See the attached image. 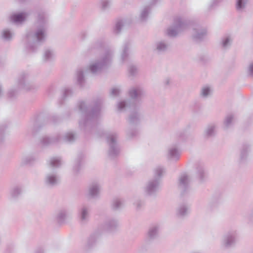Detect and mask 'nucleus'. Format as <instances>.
<instances>
[{"instance_id": "19", "label": "nucleus", "mask_w": 253, "mask_h": 253, "mask_svg": "<svg viewBox=\"0 0 253 253\" xmlns=\"http://www.w3.org/2000/svg\"><path fill=\"white\" fill-rule=\"evenodd\" d=\"M197 176L200 182H203L207 177V172L205 169L204 166L202 164H198L196 167Z\"/></svg>"}, {"instance_id": "54", "label": "nucleus", "mask_w": 253, "mask_h": 253, "mask_svg": "<svg viewBox=\"0 0 253 253\" xmlns=\"http://www.w3.org/2000/svg\"><path fill=\"white\" fill-rule=\"evenodd\" d=\"M178 137L181 140H184L186 138L185 136L182 132H180L178 134Z\"/></svg>"}, {"instance_id": "17", "label": "nucleus", "mask_w": 253, "mask_h": 253, "mask_svg": "<svg viewBox=\"0 0 253 253\" xmlns=\"http://www.w3.org/2000/svg\"><path fill=\"white\" fill-rule=\"evenodd\" d=\"M190 179L187 174H181L178 179V187L183 191L188 188Z\"/></svg>"}, {"instance_id": "55", "label": "nucleus", "mask_w": 253, "mask_h": 253, "mask_svg": "<svg viewBox=\"0 0 253 253\" xmlns=\"http://www.w3.org/2000/svg\"><path fill=\"white\" fill-rule=\"evenodd\" d=\"M170 79H168H168H166L165 80V84H167V85L169 84V83H170Z\"/></svg>"}, {"instance_id": "18", "label": "nucleus", "mask_w": 253, "mask_h": 253, "mask_svg": "<svg viewBox=\"0 0 253 253\" xmlns=\"http://www.w3.org/2000/svg\"><path fill=\"white\" fill-rule=\"evenodd\" d=\"M105 68L98 60L91 62L89 65V69L93 74L99 73Z\"/></svg>"}, {"instance_id": "36", "label": "nucleus", "mask_w": 253, "mask_h": 253, "mask_svg": "<svg viewBox=\"0 0 253 253\" xmlns=\"http://www.w3.org/2000/svg\"><path fill=\"white\" fill-rule=\"evenodd\" d=\"M165 172V169L162 167H157L154 169L155 178H159L161 177Z\"/></svg>"}, {"instance_id": "27", "label": "nucleus", "mask_w": 253, "mask_h": 253, "mask_svg": "<svg viewBox=\"0 0 253 253\" xmlns=\"http://www.w3.org/2000/svg\"><path fill=\"white\" fill-rule=\"evenodd\" d=\"M141 119V114L138 112H132L129 117L128 121L131 124L138 123Z\"/></svg>"}, {"instance_id": "25", "label": "nucleus", "mask_w": 253, "mask_h": 253, "mask_svg": "<svg viewBox=\"0 0 253 253\" xmlns=\"http://www.w3.org/2000/svg\"><path fill=\"white\" fill-rule=\"evenodd\" d=\"M159 231V226L154 225L151 226L148 230L147 233V237L149 239H154L156 238L158 235Z\"/></svg>"}, {"instance_id": "32", "label": "nucleus", "mask_w": 253, "mask_h": 253, "mask_svg": "<svg viewBox=\"0 0 253 253\" xmlns=\"http://www.w3.org/2000/svg\"><path fill=\"white\" fill-rule=\"evenodd\" d=\"M232 38L230 36H226L224 37L221 40V45L223 48L229 47L232 43Z\"/></svg>"}, {"instance_id": "38", "label": "nucleus", "mask_w": 253, "mask_h": 253, "mask_svg": "<svg viewBox=\"0 0 253 253\" xmlns=\"http://www.w3.org/2000/svg\"><path fill=\"white\" fill-rule=\"evenodd\" d=\"M22 193L21 189L18 187L13 188L10 191V196L11 198L16 199Z\"/></svg>"}, {"instance_id": "7", "label": "nucleus", "mask_w": 253, "mask_h": 253, "mask_svg": "<svg viewBox=\"0 0 253 253\" xmlns=\"http://www.w3.org/2000/svg\"><path fill=\"white\" fill-rule=\"evenodd\" d=\"M160 180L158 178H155L149 180L145 187V192L148 195L154 194L159 189Z\"/></svg>"}, {"instance_id": "45", "label": "nucleus", "mask_w": 253, "mask_h": 253, "mask_svg": "<svg viewBox=\"0 0 253 253\" xmlns=\"http://www.w3.org/2000/svg\"><path fill=\"white\" fill-rule=\"evenodd\" d=\"M77 81L78 83L82 85L84 82V72L82 70L77 72Z\"/></svg>"}, {"instance_id": "52", "label": "nucleus", "mask_w": 253, "mask_h": 253, "mask_svg": "<svg viewBox=\"0 0 253 253\" xmlns=\"http://www.w3.org/2000/svg\"><path fill=\"white\" fill-rule=\"evenodd\" d=\"M221 1V0H214L210 5V8H211L214 6L217 5Z\"/></svg>"}, {"instance_id": "2", "label": "nucleus", "mask_w": 253, "mask_h": 253, "mask_svg": "<svg viewBox=\"0 0 253 253\" xmlns=\"http://www.w3.org/2000/svg\"><path fill=\"white\" fill-rule=\"evenodd\" d=\"M101 100H96L89 104L82 101L79 104V108L82 113V118L79 124L81 127H89L98 118L101 109Z\"/></svg>"}, {"instance_id": "9", "label": "nucleus", "mask_w": 253, "mask_h": 253, "mask_svg": "<svg viewBox=\"0 0 253 253\" xmlns=\"http://www.w3.org/2000/svg\"><path fill=\"white\" fill-rule=\"evenodd\" d=\"M17 84L19 89L28 90H30L32 87V85L28 80V76L25 73L22 74L19 76Z\"/></svg>"}, {"instance_id": "24", "label": "nucleus", "mask_w": 253, "mask_h": 253, "mask_svg": "<svg viewBox=\"0 0 253 253\" xmlns=\"http://www.w3.org/2000/svg\"><path fill=\"white\" fill-rule=\"evenodd\" d=\"M89 210L85 207H83L80 210L79 212V218L82 223L86 222L88 219Z\"/></svg>"}, {"instance_id": "4", "label": "nucleus", "mask_w": 253, "mask_h": 253, "mask_svg": "<svg viewBox=\"0 0 253 253\" xmlns=\"http://www.w3.org/2000/svg\"><path fill=\"white\" fill-rule=\"evenodd\" d=\"M106 138L110 146L109 156L111 157L116 156L120 152L119 147L117 144V134L115 133H110L107 135Z\"/></svg>"}, {"instance_id": "11", "label": "nucleus", "mask_w": 253, "mask_h": 253, "mask_svg": "<svg viewBox=\"0 0 253 253\" xmlns=\"http://www.w3.org/2000/svg\"><path fill=\"white\" fill-rule=\"evenodd\" d=\"M28 15L29 13L26 12L14 13L10 16L9 19L11 22L15 24H21L26 20Z\"/></svg>"}, {"instance_id": "28", "label": "nucleus", "mask_w": 253, "mask_h": 253, "mask_svg": "<svg viewBox=\"0 0 253 253\" xmlns=\"http://www.w3.org/2000/svg\"><path fill=\"white\" fill-rule=\"evenodd\" d=\"M212 91V89L210 86H204L201 88L200 96L204 98H207L211 94Z\"/></svg>"}, {"instance_id": "10", "label": "nucleus", "mask_w": 253, "mask_h": 253, "mask_svg": "<svg viewBox=\"0 0 253 253\" xmlns=\"http://www.w3.org/2000/svg\"><path fill=\"white\" fill-rule=\"evenodd\" d=\"M114 52L111 49L106 50L98 60L105 67L109 66L112 62Z\"/></svg>"}, {"instance_id": "50", "label": "nucleus", "mask_w": 253, "mask_h": 253, "mask_svg": "<svg viewBox=\"0 0 253 253\" xmlns=\"http://www.w3.org/2000/svg\"><path fill=\"white\" fill-rule=\"evenodd\" d=\"M17 94V91L14 90L13 89H11L9 91L8 93V96L10 98H14L16 96Z\"/></svg>"}, {"instance_id": "23", "label": "nucleus", "mask_w": 253, "mask_h": 253, "mask_svg": "<svg viewBox=\"0 0 253 253\" xmlns=\"http://www.w3.org/2000/svg\"><path fill=\"white\" fill-rule=\"evenodd\" d=\"M58 177L54 173H50L46 175L45 177V182L49 185H55L59 182Z\"/></svg>"}, {"instance_id": "40", "label": "nucleus", "mask_w": 253, "mask_h": 253, "mask_svg": "<svg viewBox=\"0 0 253 253\" xmlns=\"http://www.w3.org/2000/svg\"><path fill=\"white\" fill-rule=\"evenodd\" d=\"M54 57V52L50 49L46 50L43 54V59L45 61H49L52 59Z\"/></svg>"}, {"instance_id": "33", "label": "nucleus", "mask_w": 253, "mask_h": 253, "mask_svg": "<svg viewBox=\"0 0 253 253\" xmlns=\"http://www.w3.org/2000/svg\"><path fill=\"white\" fill-rule=\"evenodd\" d=\"M36 159V157L33 155H25L22 158V163L23 165L30 164L35 161Z\"/></svg>"}, {"instance_id": "5", "label": "nucleus", "mask_w": 253, "mask_h": 253, "mask_svg": "<svg viewBox=\"0 0 253 253\" xmlns=\"http://www.w3.org/2000/svg\"><path fill=\"white\" fill-rule=\"evenodd\" d=\"M100 235L98 231H96L88 237L83 247L84 252H89L94 248Z\"/></svg>"}, {"instance_id": "35", "label": "nucleus", "mask_w": 253, "mask_h": 253, "mask_svg": "<svg viewBox=\"0 0 253 253\" xmlns=\"http://www.w3.org/2000/svg\"><path fill=\"white\" fill-rule=\"evenodd\" d=\"M61 165V162L59 158H52L49 161V165L52 168H57Z\"/></svg>"}, {"instance_id": "30", "label": "nucleus", "mask_w": 253, "mask_h": 253, "mask_svg": "<svg viewBox=\"0 0 253 253\" xmlns=\"http://www.w3.org/2000/svg\"><path fill=\"white\" fill-rule=\"evenodd\" d=\"M124 206V202L120 199H114L111 204L112 210L116 211L121 209Z\"/></svg>"}, {"instance_id": "56", "label": "nucleus", "mask_w": 253, "mask_h": 253, "mask_svg": "<svg viewBox=\"0 0 253 253\" xmlns=\"http://www.w3.org/2000/svg\"><path fill=\"white\" fill-rule=\"evenodd\" d=\"M1 93H2V88H1V86L0 85V95H1Z\"/></svg>"}, {"instance_id": "26", "label": "nucleus", "mask_w": 253, "mask_h": 253, "mask_svg": "<svg viewBox=\"0 0 253 253\" xmlns=\"http://www.w3.org/2000/svg\"><path fill=\"white\" fill-rule=\"evenodd\" d=\"M215 126L213 124L208 126L204 131L205 137L209 138L213 136L215 134Z\"/></svg>"}, {"instance_id": "43", "label": "nucleus", "mask_w": 253, "mask_h": 253, "mask_svg": "<svg viewBox=\"0 0 253 253\" xmlns=\"http://www.w3.org/2000/svg\"><path fill=\"white\" fill-rule=\"evenodd\" d=\"M150 9L149 7L146 6L143 8L140 13V18L143 21L146 19L150 12Z\"/></svg>"}, {"instance_id": "1", "label": "nucleus", "mask_w": 253, "mask_h": 253, "mask_svg": "<svg viewBox=\"0 0 253 253\" xmlns=\"http://www.w3.org/2000/svg\"><path fill=\"white\" fill-rule=\"evenodd\" d=\"M47 35L46 16L44 13H39L37 21L34 29L26 35L27 46L34 51L39 44L43 42Z\"/></svg>"}, {"instance_id": "42", "label": "nucleus", "mask_w": 253, "mask_h": 253, "mask_svg": "<svg viewBox=\"0 0 253 253\" xmlns=\"http://www.w3.org/2000/svg\"><path fill=\"white\" fill-rule=\"evenodd\" d=\"M111 6V1L110 0H102L100 1V6L103 10L109 9Z\"/></svg>"}, {"instance_id": "48", "label": "nucleus", "mask_w": 253, "mask_h": 253, "mask_svg": "<svg viewBox=\"0 0 253 253\" xmlns=\"http://www.w3.org/2000/svg\"><path fill=\"white\" fill-rule=\"evenodd\" d=\"M63 93L64 97L66 98L72 95V91L70 88H65Z\"/></svg>"}, {"instance_id": "47", "label": "nucleus", "mask_w": 253, "mask_h": 253, "mask_svg": "<svg viewBox=\"0 0 253 253\" xmlns=\"http://www.w3.org/2000/svg\"><path fill=\"white\" fill-rule=\"evenodd\" d=\"M121 91V90L119 87H114L111 89L110 93L112 96H117L119 95Z\"/></svg>"}, {"instance_id": "12", "label": "nucleus", "mask_w": 253, "mask_h": 253, "mask_svg": "<svg viewBox=\"0 0 253 253\" xmlns=\"http://www.w3.org/2000/svg\"><path fill=\"white\" fill-rule=\"evenodd\" d=\"M119 226V221L117 218L108 219L103 225V229L107 231H111L116 229Z\"/></svg>"}, {"instance_id": "15", "label": "nucleus", "mask_w": 253, "mask_h": 253, "mask_svg": "<svg viewBox=\"0 0 253 253\" xmlns=\"http://www.w3.org/2000/svg\"><path fill=\"white\" fill-rule=\"evenodd\" d=\"M207 31L205 28H194L192 33V38L196 41H200L207 35Z\"/></svg>"}, {"instance_id": "49", "label": "nucleus", "mask_w": 253, "mask_h": 253, "mask_svg": "<svg viewBox=\"0 0 253 253\" xmlns=\"http://www.w3.org/2000/svg\"><path fill=\"white\" fill-rule=\"evenodd\" d=\"M66 216V212L64 211H60L57 215V218L59 220H63Z\"/></svg>"}, {"instance_id": "44", "label": "nucleus", "mask_w": 253, "mask_h": 253, "mask_svg": "<svg viewBox=\"0 0 253 253\" xmlns=\"http://www.w3.org/2000/svg\"><path fill=\"white\" fill-rule=\"evenodd\" d=\"M250 148L249 146H244L241 151V158L242 159H244L247 158Z\"/></svg>"}, {"instance_id": "21", "label": "nucleus", "mask_w": 253, "mask_h": 253, "mask_svg": "<svg viewBox=\"0 0 253 253\" xmlns=\"http://www.w3.org/2000/svg\"><path fill=\"white\" fill-rule=\"evenodd\" d=\"M249 0H236L235 7L239 13H243L246 11Z\"/></svg>"}, {"instance_id": "22", "label": "nucleus", "mask_w": 253, "mask_h": 253, "mask_svg": "<svg viewBox=\"0 0 253 253\" xmlns=\"http://www.w3.org/2000/svg\"><path fill=\"white\" fill-rule=\"evenodd\" d=\"M180 152L176 146H172L168 150V157L169 159L177 161L179 159Z\"/></svg>"}, {"instance_id": "34", "label": "nucleus", "mask_w": 253, "mask_h": 253, "mask_svg": "<svg viewBox=\"0 0 253 253\" xmlns=\"http://www.w3.org/2000/svg\"><path fill=\"white\" fill-rule=\"evenodd\" d=\"M188 212V207L185 205H181L177 210V215L179 216H184Z\"/></svg>"}, {"instance_id": "13", "label": "nucleus", "mask_w": 253, "mask_h": 253, "mask_svg": "<svg viewBox=\"0 0 253 253\" xmlns=\"http://www.w3.org/2000/svg\"><path fill=\"white\" fill-rule=\"evenodd\" d=\"M235 242V233H228L224 236L222 245L224 247L228 248L233 245Z\"/></svg>"}, {"instance_id": "16", "label": "nucleus", "mask_w": 253, "mask_h": 253, "mask_svg": "<svg viewBox=\"0 0 253 253\" xmlns=\"http://www.w3.org/2000/svg\"><path fill=\"white\" fill-rule=\"evenodd\" d=\"M130 46L131 42L128 41L125 42L122 46L121 58L123 62L126 61L128 58Z\"/></svg>"}, {"instance_id": "51", "label": "nucleus", "mask_w": 253, "mask_h": 253, "mask_svg": "<svg viewBox=\"0 0 253 253\" xmlns=\"http://www.w3.org/2000/svg\"><path fill=\"white\" fill-rule=\"evenodd\" d=\"M144 203L142 201L138 200L135 203L134 205L136 206V208L139 209L141 208L143 205Z\"/></svg>"}, {"instance_id": "3", "label": "nucleus", "mask_w": 253, "mask_h": 253, "mask_svg": "<svg viewBox=\"0 0 253 253\" xmlns=\"http://www.w3.org/2000/svg\"><path fill=\"white\" fill-rule=\"evenodd\" d=\"M186 23L180 17H176L172 25L167 30L166 33L169 37H175L186 27Z\"/></svg>"}, {"instance_id": "53", "label": "nucleus", "mask_w": 253, "mask_h": 253, "mask_svg": "<svg viewBox=\"0 0 253 253\" xmlns=\"http://www.w3.org/2000/svg\"><path fill=\"white\" fill-rule=\"evenodd\" d=\"M248 70L249 74L253 77V62L249 65Z\"/></svg>"}, {"instance_id": "39", "label": "nucleus", "mask_w": 253, "mask_h": 253, "mask_svg": "<svg viewBox=\"0 0 253 253\" xmlns=\"http://www.w3.org/2000/svg\"><path fill=\"white\" fill-rule=\"evenodd\" d=\"M128 102L127 101H121L117 104V109L119 111L126 110L128 107Z\"/></svg>"}, {"instance_id": "8", "label": "nucleus", "mask_w": 253, "mask_h": 253, "mask_svg": "<svg viewBox=\"0 0 253 253\" xmlns=\"http://www.w3.org/2000/svg\"><path fill=\"white\" fill-rule=\"evenodd\" d=\"M128 94L132 99L139 100L145 96V91L141 86L135 85L130 88Z\"/></svg>"}, {"instance_id": "20", "label": "nucleus", "mask_w": 253, "mask_h": 253, "mask_svg": "<svg viewBox=\"0 0 253 253\" xmlns=\"http://www.w3.org/2000/svg\"><path fill=\"white\" fill-rule=\"evenodd\" d=\"M61 140V137L59 135H57L52 137H49L47 136L43 137L41 142L44 146H47L48 145L54 144L60 142Z\"/></svg>"}, {"instance_id": "29", "label": "nucleus", "mask_w": 253, "mask_h": 253, "mask_svg": "<svg viewBox=\"0 0 253 253\" xmlns=\"http://www.w3.org/2000/svg\"><path fill=\"white\" fill-rule=\"evenodd\" d=\"M13 36L14 33L8 29H3L1 33V38L6 41L11 40Z\"/></svg>"}, {"instance_id": "46", "label": "nucleus", "mask_w": 253, "mask_h": 253, "mask_svg": "<svg viewBox=\"0 0 253 253\" xmlns=\"http://www.w3.org/2000/svg\"><path fill=\"white\" fill-rule=\"evenodd\" d=\"M128 73L130 76H134L136 75L137 73V68L133 65L130 66L128 68Z\"/></svg>"}, {"instance_id": "6", "label": "nucleus", "mask_w": 253, "mask_h": 253, "mask_svg": "<svg viewBox=\"0 0 253 253\" xmlns=\"http://www.w3.org/2000/svg\"><path fill=\"white\" fill-rule=\"evenodd\" d=\"M101 191V185L98 182H93L88 186L87 195L93 199L99 198Z\"/></svg>"}, {"instance_id": "14", "label": "nucleus", "mask_w": 253, "mask_h": 253, "mask_svg": "<svg viewBox=\"0 0 253 253\" xmlns=\"http://www.w3.org/2000/svg\"><path fill=\"white\" fill-rule=\"evenodd\" d=\"M169 44L165 41H158L155 43L153 50L157 53H164L166 52L169 47Z\"/></svg>"}, {"instance_id": "41", "label": "nucleus", "mask_w": 253, "mask_h": 253, "mask_svg": "<svg viewBox=\"0 0 253 253\" xmlns=\"http://www.w3.org/2000/svg\"><path fill=\"white\" fill-rule=\"evenodd\" d=\"M76 136L72 132H68L65 134L63 138V140L66 142H71L75 140Z\"/></svg>"}, {"instance_id": "57", "label": "nucleus", "mask_w": 253, "mask_h": 253, "mask_svg": "<svg viewBox=\"0 0 253 253\" xmlns=\"http://www.w3.org/2000/svg\"><path fill=\"white\" fill-rule=\"evenodd\" d=\"M128 135H130V133L129 132H128Z\"/></svg>"}, {"instance_id": "31", "label": "nucleus", "mask_w": 253, "mask_h": 253, "mask_svg": "<svg viewBox=\"0 0 253 253\" xmlns=\"http://www.w3.org/2000/svg\"><path fill=\"white\" fill-rule=\"evenodd\" d=\"M234 122V116L233 115H228L225 118L223 124L224 129H228L230 127Z\"/></svg>"}, {"instance_id": "37", "label": "nucleus", "mask_w": 253, "mask_h": 253, "mask_svg": "<svg viewBox=\"0 0 253 253\" xmlns=\"http://www.w3.org/2000/svg\"><path fill=\"white\" fill-rule=\"evenodd\" d=\"M124 26V22L122 20L118 21L114 28L113 32L115 34H118L120 33Z\"/></svg>"}]
</instances>
